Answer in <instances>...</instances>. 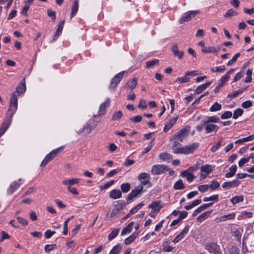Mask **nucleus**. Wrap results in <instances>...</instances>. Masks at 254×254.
I'll list each match as a JSON object with an SVG mask.
<instances>
[{
	"label": "nucleus",
	"instance_id": "nucleus-46",
	"mask_svg": "<svg viewBox=\"0 0 254 254\" xmlns=\"http://www.w3.org/2000/svg\"><path fill=\"white\" fill-rule=\"evenodd\" d=\"M244 111L240 108H238L234 111L233 118L237 119L239 117L241 116L243 114Z\"/></svg>",
	"mask_w": 254,
	"mask_h": 254
},
{
	"label": "nucleus",
	"instance_id": "nucleus-13",
	"mask_svg": "<svg viewBox=\"0 0 254 254\" xmlns=\"http://www.w3.org/2000/svg\"><path fill=\"white\" fill-rule=\"evenodd\" d=\"M189 228V226L187 225L182 231V232L176 237V238L173 240L172 242L174 243H177L179 242L183 238H184L185 235L188 233Z\"/></svg>",
	"mask_w": 254,
	"mask_h": 254
},
{
	"label": "nucleus",
	"instance_id": "nucleus-62",
	"mask_svg": "<svg viewBox=\"0 0 254 254\" xmlns=\"http://www.w3.org/2000/svg\"><path fill=\"white\" fill-rule=\"evenodd\" d=\"M250 158H251L250 156L248 158H243L241 159L238 163L239 166L240 167H242L245 163L249 161Z\"/></svg>",
	"mask_w": 254,
	"mask_h": 254
},
{
	"label": "nucleus",
	"instance_id": "nucleus-50",
	"mask_svg": "<svg viewBox=\"0 0 254 254\" xmlns=\"http://www.w3.org/2000/svg\"><path fill=\"white\" fill-rule=\"evenodd\" d=\"M45 251L46 253H49L57 249V246L56 244L47 245L45 247Z\"/></svg>",
	"mask_w": 254,
	"mask_h": 254
},
{
	"label": "nucleus",
	"instance_id": "nucleus-20",
	"mask_svg": "<svg viewBox=\"0 0 254 254\" xmlns=\"http://www.w3.org/2000/svg\"><path fill=\"white\" fill-rule=\"evenodd\" d=\"M220 49L221 48L220 46H217L216 47L214 46L204 47L201 49V52L205 53H216L218 52Z\"/></svg>",
	"mask_w": 254,
	"mask_h": 254
},
{
	"label": "nucleus",
	"instance_id": "nucleus-3",
	"mask_svg": "<svg viewBox=\"0 0 254 254\" xmlns=\"http://www.w3.org/2000/svg\"><path fill=\"white\" fill-rule=\"evenodd\" d=\"M97 117V115H94L93 118L90 119L87 124L84 126L83 131L85 132L86 134H89L91 130L93 129L97 125L98 121H95V118Z\"/></svg>",
	"mask_w": 254,
	"mask_h": 254
},
{
	"label": "nucleus",
	"instance_id": "nucleus-1",
	"mask_svg": "<svg viewBox=\"0 0 254 254\" xmlns=\"http://www.w3.org/2000/svg\"><path fill=\"white\" fill-rule=\"evenodd\" d=\"M17 109V97L15 92L11 93L7 115L13 117Z\"/></svg>",
	"mask_w": 254,
	"mask_h": 254
},
{
	"label": "nucleus",
	"instance_id": "nucleus-49",
	"mask_svg": "<svg viewBox=\"0 0 254 254\" xmlns=\"http://www.w3.org/2000/svg\"><path fill=\"white\" fill-rule=\"evenodd\" d=\"M188 76H185L184 77H178L176 80V82H179L180 83H186L190 81V78L188 77Z\"/></svg>",
	"mask_w": 254,
	"mask_h": 254
},
{
	"label": "nucleus",
	"instance_id": "nucleus-10",
	"mask_svg": "<svg viewBox=\"0 0 254 254\" xmlns=\"http://www.w3.org/2000/svg\"><path fill=\"white\" fill-rule=\"evenodd\" d=\"M188 135V130L186 128H184L176 132L174 134V137L175 140L183 142Z\"/></svg>",
	"mask_w": 254,
	"mask_h": 254
},
{
	"label": "nucleus",
	"instance_id": "nucleus-51",
	"mask_svg": "<svg viewBox=\"0 0 254 254\" xmlns=\"http://www.w3.org/2000/svg\"><path fill=\"white\" fill-rule=\"evenodd\" d=\"M64 22L65 20H63L59 23L58 28L56 31L57 35H60L62 33Z\"/></svg>",
	"mask_w": 254,
	"mask_h": 254
},
{
	"label": "nucleus",
	"instance_id": "nucleus-38",
	"mask_svg": "<svg viewBox=\"0 0 254 254\" xmlns=\"http://www.w3.org/2000/svg\"><path fill=\"white\" fill-rule=\"evenodd\" d=\"M123 116V113L121 111L115 112L111 118V120L113 121L119 120Z\"/></svg>",
	"mask_w": 254,
	"mask_h": 254
},
{
	"label": "nucleus",
	"instance_id": "nucleus-63",
	"mask_svg": "<svg viewBox=\"0 0 254 254\" xmlns=\"http://www.w3.org/2000/svg\"><path fill=\"white\" fill-rule=\"evenodd\" d=\"M142 117L140 115L136 116L135 117L131 118L129 119V121H131L133 123H139L142 120Z\"/></svg>",
	"mask_w": 254,
	"mask_h": 254
},
{
	"label": "nucleus",
	"instance_id": "nucleus-33",
	"mask_svg": "<svg viewBox=\"0 0 254 254\" xmlns=\"http://www.w3.org/2000/svg\"><path fill=\"white\" fill-rule=\"evenodd\" d=\"M248 88V87H246L244 88H241L235 91L233 94H229L227 96L228 98H234L238 96L240 94L243 93L244 91L246 90Z\"/></svg>",
	"mask_w": 254,
	"mask_h": 254
},
{
	"label": "nucleus",
	"instance_id": "nucleus-32",
	"mask_svg": "<svg viewBox=\"0 0 254 254\" xmlns=\"http://www.w3.org/2000/svg\"><path fill=\"white\" fill-rule=\"evenodd\" d=\"M244 201V196L243 195L235 196L230 199L231 203L234 205Z\"/></svg>",
	"mask_w": 254,
	"mask_h": 254
},
{
	"label": "nucleus",
	"instance_id": "nucleus-16",
	"mask_svg": "<svg viewBox=\"0 0 254 254\" xmlns=\"http://www.w3.org/2000/svg\"><path fill=\"white\" fill-rule=\"evenodd\" d=\"M172 51L175 57H177L179 59H182L184 56V52L178 50L177 44H174L172 47Z\"/></svg>",
	"mask_w": 254,
	"mask_h": 254
},
{
	"label": "nucleus",
	"instance_id": "nucleus-7",
	"mask_svg": "<svg viewBox=\"0 0 254 254\" xmlns=\"http://www.w3.org/2000/svg\"><path fill=\"white\" fill-rule=\"evenodd\" d=\"M205 248V249L210 253L214 254H221L220 247L219 245H217L216 243H207L206 244Z\"/></svg>",
	"mask_w": 254,
	"mask_h": 254
},
{
	"label": "nucleus",
	"instance_id": "nucleus-35",
	"mask_svg": "<svg viewBox=\"0 0 254 254\" xmlns=\"http://www.w3.org/2000/svg\"><path fill=\"white\" fill-rule=\"evenodd\" d=\"M254 139V135H251L247 137H245L242 139H239L236 140L235 142V144H240L245 142H248Z\"/></svg>",
	"mask_w": 254,
	"mask_h": 254
},
{
	"label": "nucleus",
	"instance_id": "nucleus-19",
	"mask_svg": "<svg viewBox=\"0 0 254 254\" xmlns=\"http://www.w3.org/2000/svg\"><path fill=\"white\" fill-rule=\"evenodd\" d=\"M21 183H18L14 182L12 183L9 188L7 189V193L8 194H12L20 186Z\"/></svg>",
	"mask_w": 254,
	"mask_h": 254
},
{
	"label": "nucleus",
	"instance_id": "nucleus-21",
	"mask_svg": "<svg viewBox=\"0 0 254 254\" xmlns=\"http://www.w3.org/2000/svg\"><path fill=\"white\" fill-rule=\"evenodd\" d=\"M126 206V203L123 200H118L114 202L113 204L114 208L116 211L120 212Z\"/></svg>",
	"mask_w": 254,
	"mask_h": 254
},
{
	"label": "nucleus",
	"instance_id": "nucleus-47",
	"mask_svg": "<svg viewBox=\"0 0 254 254\" xmlns=\"http://www.w3.org/2000/svg\"><path fill=\"white\" fill-rule=\"evenodd\" d=\"M159 64V60H153L152 61H149L146 62V68H149L153 66L158 64Z\"/></svg>",
	"mask_w": 254,
	"mask_h": 254
},
{
	"label": "nucleus",
	"instance_id": "nucleus-6",
	"mask_svg": "<svg viewBox=\"0 0 254 254\" xmlns=\"http://www.w3.org/2000/svg\"><path fill=\"white\" fill-rule=\"evenodd\" d=\"M199 13V10L189 11L185 13L181 17L180 21V23L182 24L190 20L192 18L194 17Z\"/></svg>",
	"mask_w": 254,
	"mask_h": 254
},
{
	"label": "nucleus",
	"instance_id": "nucleus-11",
	"mask_svg": "<svg viewBox=\"0 0 254 254\" xmlns=\"http://www.w3.org/2000/svg\"><path fill=\"white\" fill-rule=\"evenodd\" d=\"M241 182L237 180H234L231 182H224L222 187L225 189H230L232 188H235L238 187L240 184Z\"/></svg>",
	"mask_w": 254,
	"mask_h": 254
},
{
	"label": "nucleus",
	"instance_id": "nucleus-53",
	"mask_svg": "<svg viewBox=\"0 0 254 254\" xmlns=\"http://www.w3.org/2000/svg\"><path fill=\"white\" fill-rule=\"evenodd\" d=\"M240 56V53H237L233 58L231 60H229L227 64V65L228 66H230L233 63H235L238 58Z\"/></svg>",
	"mask_w": 254,
	"mask_h": 254
},
{
	"label": "nucleus",
	"instance_id": "nucleus-64",
	"mask_svg": "<svg viewBox=\"0 0 254 254\" xmlns=\"http://www.w3.org/2000/svg\"><path fill=\"white\" fill-rule=\"evenodd\" d=\"M232 116V113L230 111H226L221 116L222 119H226L231 118Z\"/></svg>",
	"mask_w": 254,
	"mask_h": 254
},
{
	"label": "nucleus",
	"instance_id": "nucleus-26",
	"mask_svg": "<svg viewBox=\"0 0 254 254\" xmlns=\"http://www.w3.org/2000/svg\"><path fill=\"white\" fill-rule=\"evenodd\" d=\"M212 83V81L206 82L204 84H203L200 86H198L195 91V93L197 94L201 93L203 90H204L207 87H208Z\"/></svg>",
	"mask_w": 254,
	"mask_h": 254
},
{
	"label": "nucleus",
	"instance_id": "nucleus-55",
	"mask_svg": "<svg viewBox=\"0 0 254 254\" xmlns=\"http://www.w3.org/2000/svg\"><path fill=\"white\" fill-rule=\"evenodd\" d=\"M121 169L119 168L111 170L107 174L106 176L108 178L114 176L115 175L117 174L118 173L121 172Z\"/></svg>",
	"mask_w": 254,
	"mask_h": 254
},
{
	"label": "nucleus",
	"instance_id": "nucleus-18",
	"mask_svg": "<svg viewBox=\"0 0 254 254\" xmlns=\"http://www.w3.org/2000/svg\"><path fill=\"white\" fill-rule=\"evenodd\" d=\"M178 119V117H174L172 119H170L165 124V127L163 128V131L165 132H167L174 125Z\"/></svg>",
	"mask_w": 254,
	"mask_h": 254
},
{
	"label": "nucleus",
	"instance_id": "nucleus-29",
	"mask_svg": "<svg viewBox=\"0 0 254 254\" xmlns=\"http://www.w3.org/2000/svg\"><path fill=\"white\" fill-rule=\"evenodd\" d=\"M159 201H153L148 205V207L149 208H152V209L154 210V211H156V212H158L161 208V206H159Z\"/></svg>",
	"mask_w": 254,
	"mask_h": 254
},
{
	"label": "nucleus",
	"instance_id": "nucleus-34",
	"mask_svg": "<svg viewBox=\"0 0 254 254\" xmlns=\"http://www.w3.org/2000/svg\"><path fill=\"white\" fill-rule=\"evenodd\" d=\"M78 0H75L72 4V8H71V18H72L74 15H75L76 14V13L78 11Z\"/></svg>",
	"mask_w": 254,
	"mask_h": 254
},
{
	"label": "nucleus",
	"instance_id": "nucleus-54",
	"mask_svg": "<svg viewBox=\"0 0 254 254\" xmlns=\"http://www.w3.org/2000/svg\"><path fill=\"white\" fill-rule=\"evenodd\" d=\"M247 77L245 79V82L246 83H249L252 81V70L251 69H248L247 71Z\"/></svg>",
	"mask_w": 254,
	"mask_h": 254
},
{
	"label": "nucleus",
	"instance_id": "nucleus-31",
	"mask_svg": "<svg viewBox=\"0 0 254 254\" xmlns=\"http://www.w3.org/2000/svg\"><path fill=\"white\" fill-rule=\"evenodd\" d=\"M212 212V210H211L209 211H206V212L202 213L198 217H197V218L196 219L197 221L199 222H201L202 221H203V220L206 219L207 218H208Z\"/></svg>",
	"mask_w": 254,
	"mask_h": 254
},
{
	"label": "nucleus",
	"instance_id": "nucleus-28",
	"mask_svg": "<svg viewBox=\"0 0 254 254\" xmlns=\"http://www.w3.org/2000/svg\"><path fill=\"white\" fill-rule=\"evenodd\" d=\"M214 167L210 165H205L201 167L200 170L202 172H204L206 175L209 174L213 170Z\"/></svg>",
	"mask_w": 254,
	"mask_h": 254
},
{
	"label": "nucleus",
	"instance_id": "nucleus-57",
	"mask_svg": "<svg viewBox=\"0 0 254 254\" xmlns=\"http://www.w3.org/2000/svg\"><path fill=\"white\" fill-rule=\"evenodd\" d=\"M173 152L175 154H184V147H177L176 148H173Z\"/></svg>",
	"mask_w": 254,
	"mask_h": 254
},
{
	"label": "nucleus",
	"instance_id": "nucleus-24",
	"mask_svg": "<svg viewBox=\"0 0 254 254\" xmlns=\"http://www.w3.org/2000/svg\"><path fill=\"white\" fill-rule=\"evenodd\" d=\"M64 148L63 147H60L59 148H58L57 149H54L52 150L51 152H50L47 156H49L50 158V159H53L55 157L57 156V155L59 154L63 149Z\"/></svg>",
	"mask_w": 254,
	"mask_h": 254
},
{
	"label": "nucleus",
	"instance_id": "nucleus-45",
	"mask_svg": "<svg viewBox=\"0 0 254 254\" xmlns=\"http://www.w3.org/2000/svg\"><path fill=\"white\" fill-rule=\"evenodd\" d=\"M119 232V229H114L109 235L108 239L111 241L116 238L118 235Z\"/></svg>",
	"mask_w": 254,
	"mask_h": 254
},
{
	"label": "nucleus",
	"instance_id": "nucleus-56",
	"mask_svg": "<svg viewBox=\"0 0 254 254\" xmlns=\"http://www.w3.org/2000/svg\"><path fill=\"white\" fill-rule=\"evenodd\" d=\"M206 209L205 207H204V205H201L200 207L197 208L196 210L194 211L193 212L192 215V216H196L198 213H200L202 211Z\"/></svg>",
	"mask_w": 254,
	"mask_h": 254
},
{
	"label": "nucleus",
	"instance_id": "nucleus-60",
	"mask_svg": "<svg viewBox=\"0 0 254 254\" xmlns=\"http://www.w3.org/2000/svg\"><path fill=\"white\" fill-rule=\"evenodd\" d=\"M233 15H237V11L233 10L232 9H230L227 11L226 14L224 15V17H227V18L230 17L231 16H232Z\"/></svg>",
	"mask_w": 254,
	"mask_h": 254
},
{
	"label": "nucleus",
	"instance_id": "nucleus-23",
	"mask_svg": "<svg viewBox=\"0 0 254 254\" xmlns=\"http://www.w3.org/2000/svg\"><path fill=\"white\" fill-rule=\"evenodd\" d=\"M79 181L80 179L74 178L68 180H63L62 181V184L64 185L70 187L73 185L74 184H78L79 183Z\"/></svg>",
	"mask_w": 254,
	"mask_h": 254
},
{
	"label": "nucleus",
	"instance_id": "nucleus-42",
	"mask_svg": "<svg viewBox=\"0 0 254 254\" xmlns=\"http://www.w3.org/2000/svg\"><path fill=\"white\" fill-rule=\"evenodd\" d=\"M222 106L218 102H215L214 104L210 108L209 111L210 112H216L219 111L221 109Z\"/></svg>",
	"mask_w": 254,
	"mask_h": 254
},
{
	"label": "nucleus",
	"instance_id": "nucleus-15",
	"mask_svg": "<svg viewBox=\"0 0 254 254\" xmlns=\"http://www.w3.org/2000/svg\"><path fill=\"white\" fill-rule=\"evenodd\" d=\"M110 100L109 98H108L105 102L101 104L100 105L98 111V115L101 116L104 115L106 113V109L110 106Z\"/></svg>",
	"mask_w": 254,
	"mask_h": 254
},
{
	"label": "nucleus",
	"instance_id": "nucleus-27",
	"mask_svg": "<svg viewBox=\"0 0 254 254\" xmlns=\"http://www.w3.org/2000/svg\"><path fill=\"white\" fill-rule=\"evenodd\" d=\"M137 235L138 232H133L129 237L126 239L125 244L127 245L130 244L135 240L137 238Z\"/></svg>",
	"mask_w": 254,
	"mask_h": 254
},
{
	"label": "nucleus",
	"instance_id": "nucleus-5",
	"mask_svg": "<svg viewBox=\"0 0 254 254\" xmlns=\"http://www.w3.org/2000/svg\"><path fill=\"white\" fill-rule=\"evenodd\" d=\"M125 73H127V71H122L116 74L111 80V84L109 87V89L111 90L114 91L115 88L120 81L123 78Z\"/></svg>",
	"mask_w": 254,
	"mask_h": 254
},
{
	"label": "nucleus",
	"instance_id": "nucleus-25",
	"mask_svg": "<svg viewBox=\"0 0 254 254\" xmlns=\"http://www.w3.org/2000/svg\"><path fill=\"white\" fill-rule=\"evenodd\" d=\"M181 176L183 177H186L187 180L189 182H191L194 178L193 175L190 172H189L188 170L182 172Z\"/></svg>",
	"mask_w": 254,
	"mask_h": 254
},
{
	"label": "nucleus",
	"instance_id": "nucleus-30",
	"mask_svg": "<svg viewBox=\"0 0 254 254\" xmlns=\"http://www.w3.org/2000/svg\"><path fill=\"white\" fill-rule=\"evenodd\" d=\"M133 222L129 223L126 227H125L122 231L121 235H126L127 233H130L132 229Z\"/></svg>",
	"mask_w": 254,
	"mask_h": 254
},
{
	"label": "nucleus",
	"instance_id": "nucleus-22",
	"mask_svg": "<svg viewBox=\"0 0 254 254\" xmlns=\"http://www.w3.org/2000/svg\"><path fill=\"white\" fill-rule=\"evenodd\" d=\"M122 195V192L119 190L114 189L110 193V197L114 199L121 198Z\"/></svg>",
	"mask_w": 254,
	"mask_h": 254
},
{
	"label": "nucleus",
	"instance_id": "nucleus-39",
	"mask_svg": "<svg viewBox=\"0 0 254 254\" xmlns=\"http://www.w3.org/2000/svg\"><path fill=\"white\" fill-rule=\"evenodd\" d=\"M137 83V79L134 77L131 80H129L127 83V85L130 89H133L136 86Z\"/></svg>",
	"mask_w": 254,
	"mask_h": 254
},
{
	"label": "nucleus",
	"instance_id": "nucleus-59",
	"mask_svg": "<svg viewBox=\"0 0 254 254\" xmlns=\"http://www.w3.org/2000/svg\"><path fill=\"white\" fill-rule=\"evenodd\" d=\"M114 183H115L114 180H111L109 182L106 183L103 186H101L100 187V188L101 190L106 189L108 188L109 187H110V186H111L112 185H113Z\"/></svg>",
	"mask_w": 254,
	"mask_h": 254
},
{
	"label": "nucleus",
	"instance_id": "nucleus-52",
	"mask_svg": "<svg viewBox=\"0 0 254 254\" xmlns=\"http://www.w3.org/2000/svg\"><path fill=\"white\" fill-rule=\"evenodd\" d=\"M225 70V65H221V66L215 67L214 68H212L211 69V71L213 72H217L222 73V72H224Z\"/></svg>",
	"mask_w": 254,
	"mask_h": 254
},
{
	"label": "nucleus",
	"instance_id": "nucleus-4",
	"mask_svg": "<svg viewBox=\"0 0 254 254\" xmlns=\"http://www.w3.org/2000/svg\"><path fill=\"white\" fill-rule=\"evenodd\" d=\"M143 192V187L142 185L138 186L132 190L128 194L127 200L132 201L135 197H139Z\"/></svg>",
	"mask_w": 254,
	"mask_h": 254
},
{
	"label": "nucleus",
	"instance_id": "nucleus-43",
	"mask_svg": "<svg viewBox=\"0 0 254 254\" xmlns=\"http://www.w3.org/2000/svg\"><path fill=\"white\" fill-rule=\"evenodd\" d=\"M219 199V196L217 194H214L210 197H204L203 199V201H214L215 202H217Z\"/></svg>",
	"mask_w": 254,
	"mask_h": 254
},
{
	"label": "nucleus",
	"instance_id": "nucleus-44",
	"mask_svg": "<svg viewBox=\"0 0 254 254\" xmlns=\"http://www.w3.org/2000/svg\"><path fill=\"white\" fill-rule=\"evenodd\" d=\"M159 158L163 160L170 161L172 159V156L167 153H163L159 155Z\"/></svg>",
	"mask_w": 254,
	"mask_h": 254
},
{
	"label": "nucleus",
	"instance_id": "nucleus-40",
	"mask_svg": "<svg viewBox=\"0 0 254 254\" xmlns=\"http://www.w3.org/2000/svg\"><path fill=\"white\" fill-rule=\"evenodd\" d=\"M122 249V246L120 244L115 246L111 250L109 254H118Z\"/></svg>",
	"mask_w": 254,
	"mask_h": 254
},
{
	"label": "nucleus",
	"instance_id": "nucleus-61",
	"mask_svg": "<svg viewBox=\"0 0 254 254\" xmlns=\"http://www.w3.org/2000/svg\"><path fill=\"white\" fill-rule=\"evenodd\" d=\"M153 146V139L150 141L148 146L145 148L144 150L142 151V154H144L150 151L152 146Z\"/></svg>",
	"mask_w": 254,
	"mask_h": 254
},
{
	"label": "nucleus",
	"instance_id": "nucleus-36",
	"mask_svg": "<svg viewBox=\"0 0 254 254\" xmlns=\"http://www.w3.org/2000/svg\"><path fill=\"white\" fill-rule=\"evenodd\" d=\"M174 189L176 190H180L185 188V186L182 180H179L177 181L174 185Z\"/></svg>",
	"mask_w": 254,
	"mask_h": 254
},
{
	"label": "nucleus",
	"instance_id": "nucleus-37",
	"mask_svg": "<svg viewBox=\"0 0 254 254\" xmlns=\"http://www.w3.org/2000/svg\"><path fill=\"white\" fill-rule=\"evenodd\" d=\"M235 217V213H231L227 215H224L223 216H222L220 218V221H225L227 220H232Z\"/></svg>",
	"mask_w": 254,
	"mask_h": 254
},
{
	"label": "nucleus",
	"instance_id": "nucleus-14",
	"mask_svg": "<svg viewBox=\"0 0 254 254\" xmlns=\"http://www.w3.org/2000/svg\"><path fill=\"white\" fill-rule=\"evenodd\" d=\"M199 146L197 142L193 143L190 145L184 146L185 154L192 153Z\"/></svg>",
	"mask_w": 254,
	"mask_h": 254
},
{
	"label": "nucleus",
	"instance_id": "nucleus-58",
	"mask_svg": "<svg viewBox=\"0 0 254 254\" xmlns=\"http://www.w3.org/2000/svg\"><path fill=\"white\" fill-rule=\"evenodd\" d=\"M138 179L140 181L142 180L150 179V176L146 173H142L138 176Z\"/></svg>",
	"mask_w": 254,
	"mask_h": 254
},
{
	"label": "nucleus",
	"instance_id": "nucleus-2",
	"mask_svg": "<svg viewBox=\"0 0 254 254\" xmlns=\"http://www.w3.org/2000/svg\"><path fill=\"white\" fill-rule=\"evenodd\" d=\"M219 118L216 116L205 117L202 121L201 123L196 127V129L198 131H201L205 125L211 123H216L219 122Z\"/></svg>",
	"mask_w": 254,
	"mask_h": 254
},
{
	"label": "nucleus",
	"instance_id": "nucleus-48",
	"mask_svg": "<svg viewBox=\"0 0 254 254\" xmlns=\"http://www.w3.org/2000/svg\"><path fill=\"white\" fill-rule=\"evenodd\" d=\"M208 185L209 188H210L212 190H215L220 187L219 183L215 180L211 181V184Z\"/></svg>",
	"mask_w": 254,
	"mask_h": 254
},
{
	"label": "nucleus",
	"instance_id": "nucleus-17",
	"mask_svg": "<svg viewBox=\"0 0 254 254\" xmlns=\"http://www.w3.org/2000/svg\"><path fill=\"white\" fill-rule=\"evenodd\" d=\"M204 127H205V132L206 133H209L213 131L216 132L219 128L217 126L210 123L205 125Z\"/></svg>",
	"mask_w": 254,
	"mask_h": 254
},
{
	"label": "nucleus",
	"instance_id": "nucleus-41",
	"mask_svg": "<svg viewBox=\"0 0 254 254\" xmlns=\"http://www.w3.org/2000/svg\"><path fill=\"white\" fill-rule=\"evenodd\" d=\"M130 189V184L128 183H124L121 185V192H127Z\"/></svg>",
	"mask_w": 254,
	"mask_h": 254
},
{
	"label": "nucleus",
	"instance_id": "nucleus-8",
	"mask_svg": "<svg viewBox=\"0 0 254 254\" xmlns=\"http://www.w3.org/2000/svg\"><path fill=\"white\" fill-rule=\"evenodd\" d=\"M168 170L167 166L164 165H155L152 167L151 172L153 175H159Z\"/></svg>",
	"mask_w": 254,
	"mask_h": 254
},
{
	"label": "nucleus",
	"instance_id": "nucleus-12",
	"mask_svg": "<svg viewBox=\"0 0 254 254\" xmlns=\"http://www.w3.org/2000/svg\"><path fill=\"white\" fill-rule=\"evenodd\" d=\"M26 91L25 78L24 77L22 81L18 84L16 88V92L20 95L23 94Z\"/></svg>",
	"mask_w": 254,
	"mask_h": 254
},
{
	"label": "nucleus",
	"instance_id": "nucleus-9",
	"mask_svg": "<svg viewBox=\"0 0 254 254\" xmlns=\"http://www.w3.org/2000/svg\"><path fill=\"white\" fill-rule=\"evenodd\" d=\"M12 117L7 115L5 120L4 121L0 127V137L5 133L9 127L12 121Z\"/></svg>",
	"mask_w": 254,
	"mask_h": 254
}]
</instances>
